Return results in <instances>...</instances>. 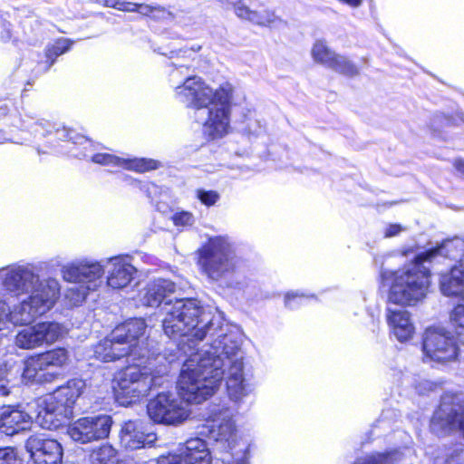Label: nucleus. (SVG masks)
Listing matches in <instances>:
<instances>
[{
    "label": "nucleus",
    "mask_w": 464,
    "mask_h": 464,
    "mask_svg": "<svg viewBox=\"0 0 464 464\" xmlns=\"http://www.w3.org/2000/svg\"><path fill=\"white\" fill-rule=\"evenodd\" d=\"M197 198L203 205L211 207L219 200L220 195L215 190L198 189Z\"/></svg>",
    "instance_id": "nucleus-43"
},
{
    "label": "nucleus",
    "mask_w": 464,
    "mask_h": 464,
    "mask_svg": "<svg viewBox=\"0 0 464 464\" xmlns=\"http://www.w3.org/2000/svg\"><path fill=\"white\" fill-rule=\"evenodd\" d=\"M32 418L20 407L6 406L0 410V432L14 435L28 429Z\"/></svg>",
    "instance_id": "nucleus-19"
},
{
    "label": "nucleus",
    "mask_w": 464,
    "mask_h": 464,
    "mask_svg": "<svg viewBox=\"0 0 464 464\" xmlns=\"http://www.w3.org/2000/svg\"><path fill=\"white\" fill-rule=\"evenodd\" d=\"M73 156L78 157V158H81V157L85 158V157H87L85 152H75V153H73Z\"/></svg>",
    "instance_id": "nucleus-55"
},
{
    "label": "nucleus",
    "mask_w": 464,
    "mask_h": 464,
    "mask_svg": "<svg viewBox=\"0 0 464 464\" xmlns=\"http://www.w3.org/2000/svg\"><path fill=\"white\" fill-rule=\"evenodd\" d=\"M13 309H10L8 304L0 300V331L6 324L7 322L12 323L14 325H29L30 324L14 323L12 319Z\"/></svg>",
    "instance_id": "nucleus-44"
},
{
    "label": "nucleus",
    "mask_w": 464,
    "mask_h": 464,
    "mask_svg": "<svg viewBox=\"0 0 464 464\" xmlns=\"http://www.w3.org/2000/svg\"><path fill=\"white\" fill-rule=\"evenodd\" d=\"M464 300V298H463ZM450 320L457 327L458 334L460 340L464 342V304H458L450 314Z\"/></svg>",
    "instance_id": "nucleus-40"
},
{
    "label": "nucleus",
    "mask_w": 464,
    "mask_h": 464,
    "mask_svg": "<svg viewBox=\"0 0 464 464\" xmlns=\"http://www.w3.org/2000/svg\"><path fill=\"white\" fill-rule=\"evenodd\" d=\"M106 284L111 289H122L132 281L137 270L126 256L103 259Z\"/></svg>",
    "instance_id": "nucleus-15"
},
{
    "label": "nucleus",
    "mask_w": 464,
    "mask_h": 464,
    "mask_svg": "<svg viewBox=\"0 0 464 464\" xmlns=\"http://www.w3.org/2000/svg\"><path fill=\"white\" fill-rule=\"evenodd\" d=\"M156 440L154 432L145 433L141 424L135 421L126 422L121 432V443L131 450L151 446Z\"/></svg>",
    "instance_id": "nucleus-20"
},
{
    "label": "nucleus",
    "mask_w": 464,
    "mask_h": 464,
    "mask_svg": "<svg viewBox=\"0 0 464 464\" xmlns=\"http://www.w3.org/2000/svg\"><path fill=\"white\" fill-rule=\"evenodd\" d=\"M200 49H201L200 45H192L188 49H182V50H179V51H176L173 53H176L177 56L191 58V55L196 53L197 52H198Z\"/></svg>",
    "instance_id": "nucleus-51"
},
{
    "label": "nucleus",
    "mask_w": 464,
    "mask_h": 464,
    "mask_svg": "<svg viewBox=\"0 0 464 464\" xmlns=\"http://www.w3.org/2000/svg\"><path fill=\"white\" fill-rule=\"evenodd\" d=\"M73 285L68 288L65 293L66 300H68V302L73 306L82 304L85 300L88 294L90 292H92V290L87 289L86 287L81 285Z\"/></svg>",
    "instance_id": "nucleus-39"
},
{
    "label": "nucleus",
    "mask_w": 464,
    "mask_h": 464,
    "mask_svg": "<svg viewBox=\"0 0 464 464\" xmlns=\"http://www.w3.org/2000/svg\"><path fill=\"white\" fill-rule=\"evenodd\" d=\"M34 326L40 347L52 345L66 334L64 326L53 321L40 322Z\"/></svg>",
    "instance_id": "nucleus-25"
},
{
    "label": "nucleus",
    "mask_w": 464,
    "mask_h": 464,
    "mask_svg": "<svg viewBox=\"0 0 464 464\" xmlns=\"http://www.w3.org/2000/svg\"><path fill=\"white\" fill-rule=\"evenodd\" d=\"M422 350L425 360L440 363L453 361L459 354L454 336L443 327H430L426 330Z\"/></svg>",
    "instance_id": "nucleus-12"
},
{
    "label": "nucleus",
    "mask_w": 464,
    "mask_h": 464,
    "mask_svg": "<svg viewBox=\"0 0 464 464\" xmlns=\"http://www.w3.org/2000/svg\"><path fill=\"white\" fill-rule=\"evenodd\" d=\"M92 161L104 166L120 167L136 172H145L160 168V163L152 159L121 158L111 153H97L92 157Z\"/></svg>",
    "instance_id": "nucleus-17"
},
{
    "label": "nucleus",
    "mask_w": 464,
    "mask_h": 464,
    "mask_svg": "<svg viewBox=\"0 0 464 464\" xmlns=\"http://www.w3.org/2000/svg\"><path fill=\"white\" fill-rule=\"evenodd\" d=\"M24 126L33 132L34 137H45L54 129V125L44 119L34 122L24 121Z\"/></svg>",
    "instance_id": "nucleus-37"
},
{
    "label": "nucleus",
    "mask_w": 464,
    "mask_h": 464,
    "mask_svg": "<svg viewBox=\"0 0 464 464\" xmlns=\"http://www.w3.org/2000/svg\"><path fill=\"white\" fill-rule=\"evenodd\" d=\"M176 286L168 279L158 278L147 284L140 292V301L143 305L156 307L163 304L167 310L173 302L169 298L174 294Z\"/></svg>",
    "instance_id": "nucleus-16"
},
{
    "label": "nucleus",
    "mask_w": 464,
    "mask_h": 464,
    "mask_svg": "<svg viewBox=\"0 0 464 464\" xmlns=\"http://www.w3.org/2000/svg\"><path fill=\"white\" fill-rule=\"evenodd\" d=\"M12 375L11 369L7 370L6 366L0 367V397H5L12 392V389L14 387V384H11Z\"/></svg>",
    "instance_id": "nucleus-41"
},
{
    "label": "nucleus",
    "mask_w": 464,
    "mask_h": 464,
    "mask_svg": "<svg viewBox=\"0 0 464 464\" xmlns=\"http://www.w3.org/2000/svg\"><path fill=\"white\" fill-rule=\"evenodd\" d=\"M219 339L200 351L188 352L184 362L177 388L179 396L189 403H200L219 388L225 376V361L220 357Z\"/></svg>",
    "instance_id": "nucleus-6"
},
{
    "label": "nucleus",
    "mask_w": 464,
    "mask_h": 464,
    "mask_svg": "<svg viewBox=\"0 0 464 464\" xmlns=\"http://www.w3.org/2000/svg\"><path fill=\"white\" fill-rule=\"evenodd\" d=\"M165 314L163 331L168 337L178 341V349L184 354L194 351L208 334L222 339V329L223 334H228L219 317L207 313L197 299H176Z\"/></svg>",
    "instance_id": "nucleus-5"
},
{
    "label": "nucleus",
    "mask_w": 464,
    "mask_h": 464,
    "mask_svg": "<svg viewBox=\"0 0 464 464\" xmlns=\"http://www.w3.org/2000/svg\"><path fill=\"white\" fill-rule=\"evenodd\" d=\"M26 450L30 453L31 464H61L63 449L61 444L44 435L30 436L25 442Z\"/></svg>",
    "instance_id": "nucleus-14"
},
{
    "label": "nucleus",
    "mask_w": 464,
    "mask_h": 464,
    "mask_svg": "<svg viewBox=\"0 0 464 464\" xmlns=\"http://www.w3.org/2000/svg\"><path fill=\"white\" fill-rule=\"evenodd\" d=\"M413 252H414L413 248H408V249H405L402 251V255L408 256L410 253H413Z\"/></svg>",
    "instance_id": "nucleus-56"
},
{
    "label": "nucleus",
    "mask_w": 464,
    "mask_h": 464,
    "mask_svg": "<svg viewBox=\"0 0 464 464\" xmlns=\"http://www.w3.org/2000/svg\"><path fill=\"white\" fill-rule=\"evenodd\" d=\"M401 455L398 450L377 452L358 458L353 464H393L401 459Z\"/></svg>",
    "instance_id": "nucleus-30"
},
{
    "label": "nucleus",
    "mask_w": 464,
    "mask_h": 464,
    "mask_svg": "<svg viewBox=\"0 0 464 464\" xmlns=\"http://www.w3.org/2000/svg\"><path fill=\"white\" fill-rule=\"evenodd\" d=\"M45 371L38 355L28 358L24 363L22 377L26 381H41V372Z\"/></svg>",
    "instance_id": "nucleus-34"
},
{
    "label": "nucleus",
    "mask_w": 464,
    "mask_h": 464,
    "mask_svg": "<svg viewBox=\"0 0 464 464\" xmlns=\"http://www.w3.org/2000/svg\"><path fill=\"white\" fill-rule=\"evenodd\" d=\"M386 319L392 333L398 341L405 342L413 336L414 326L408 311L388 308Z\"/></svg>",
    "instance_id": "nucleus-22"
},
{
    "label": "nucleus",
    "mask_w": 464,
    "mask_h": 464,
    "mask_svg": "<svg viewBox=\"0 0 464 464\" xmlns=\"http://www.w3.org/2000/svg\"><path fill=\"white\" fill-rule=\"evenodd\" d=\"M327 68L350 77L358 74V69L353 63L347 57L337 53H335L333 61Z\"/></svg>",
    "instance_id": "nucleus-33"
},
{
    "label": "nucleus",
    "mask_w": 464,
    "mask_h": 464,
    "mask_svg": "<svg viewBox=\"0 0 464 464\" xmlns=\"http://www.w3.org/2000/svg\"><path fill=\"white\" fill-rule=\"evenodd\" d=\"M435 387V384L429 381H422L416 386V391L420 394H423L426 392L432 391Z\"/></svg>",
    "instance_id": "nucleus-52"
},
{
    "label": "nucleus",
    "mask_w": 464,
    "mask_h": 464,
    "mask_svg": "<svg viewBox=\"0 0 464 464\" xmlns=\"http://www.w3.org/2000/svg\"><path fill=\"white\" fill-rule=\"evenodd\" d=\"M54 129V133L58 140H71L73 144L85 145L84 149H87V146H91V142L85 137L75 133L72 130L66 129L64 127L59 128L55 126Z\"/></svg>",
    "instance_id": "nucleus-38"
},
{
    "label": "nucleus",
    "mask_w": 464,
    "mask_h": 464,
    "mask_svg": "<svg viewBox=\"0 0 464 464\" xmlns=\"http://www.w3.org/2000/svg\"><path fill=\"white\" fill-rule=\"evenodd\" d=\"M223 333V330L220 329ZM220 343V357H223L226 374V386L228 398L236 404H240L253 391L254 385L246 378L243 363L241 341L236 334H223Z\"/></svg>",
    "instance_id": "nucleus-9"
},
{
    "label": "nucleus",
    "mask_w": 464,
    "mask_h": 464,
    "mask_svg": "<svg viewBox=\"0 0 464 464\" xmlns=\"http://www.w3.org/2000/svg\"><path fill=\"white\" fill-rule=\"evenodd\" d=\"M243 131L249 138L262 137L266 133V126L256 116L247 117L245 121Z\"/></svg>",
    "instance_id": "nucleus-35"
},
{
    "label": "nucleus",
    "mask_w": 464,
    "mask_h": 464,
    "mask_svg": "<svg viewBox=\"0 0 464 464\" xmlns=\"http://www.w3.org/2000/svg\"><path fill=\"white\" fill-rule=\"evenodd\" d=\"M227 7H233L235 14L240 19L247 20L255 24L268 26L276 24L277 17L273 12L262 10L261 12L253 11L246 6L242 0H218Z\"/></svg>",
    "instance_id": "nucleus-21"
},
{
    "label": "nucleus",
    "mask_w": 464,
    "mask_h": 464,
    "mask_svg": "<svg viewBox=\"0 0 464 464\" xmlns=\"http://www.w3.org/2000/svg\"><path fill=\"white\" fill-rule=\"evenodd\" d=\"M72 414V411L58 403H51L49 397L45 396L37 415V422L44 429L56 430L63 425L71 418Z\"/></svg>",
    "instance_id": "nucleus-18"
},
{
    "label": "nucleus",
    "mask_w": 464,
    "mask_h": 464,
    "mask_svg": "<svg viewBox=\"0 0 464 464\" xmlns=\"http://www.w3.org/2000/svg\"><path fill=\"white\" fill-rule=\"evenodd\" d=\"M147 412L155 423L178 425L188 417V411L180 399L171 392H159L150 399L147 405Z\"/></svg>",
    "instance_id": "nucleus-10"
},
{
    "label": "nucleus",
    "mask_w": 464,
    "mask_h": 464,
    "mask_svg": "<svg viewBox=\"0 0 464 464\" xmlns=\"http://www.w3.org/2000/svg\"><path fill=\"white\" fill-rule=\"evenodd\" d=\"M73 42L67 38H60L53 44L46 49V57L50 63V66L54 63L55 58L68 52Z\"/></svg>",
    "instance_id": "nucleus-36"
},
{
    "label": "nucleus",
    "mask_w": 464,
    "mask_h": 464,
    "mask_svg": "<svg viewBox=\"0 0 464 464\" xmlns=\"http://www.w3.org/2000/svg\"><path fill=\"white\" fill-rule=\"evenodd\" d=\"M440 290L443 295H459L464 298V273L458 267L453 266L450 272L441 275L440 281Z\"/></svg>",
    "instance_id": "nucleus-26"
},
{
    "label": "nucleus",
    "mask_w": 464,
    "mask_h": 464,
    "mask_svg": "<svg viewBox=\"0 0 464 464\" xmlns=\"http://www.w3.org/2000/svg\"><path fill=\"white\" fill-rule=\"evenodd\" d=\"M64 281L81 285L92 291H97L103 284V259L96 261L82 258L67 263L61 268Z\"/></svg>",
    "instance_id": "nucleus-11"
},
{
    "label": "nucleus",
    "mask_w": 464,
    "mask_h": 464,
    "mask_svg": "<svg viewBox=\"0 0 464 464\" xmlns=\"http://www.w3.org/2000/svg\"><path fill=\"white\" fill-rule=\"evenodd\" d=\"M14 344L24 350H32L40 347L34 326H28L19 331L14 338Z\"/></svg>",
    "instance_id": "nucleus-32"
},
{
    "label": "nucleus",
    "mask_w": 464,
    "mask_h": 464,
    "mask_svg": "<svg viewBox=\"0 0 464 464\" xmlns=\"http://www.w3.org/2000/svg\"><path fill=\"white\" fill-rule=\"evenodd\" d=\"M86 387L85 382L82 379H72L65 385L60 386L53 393L48 394L51 403H58L68 410L72 411V406L77 399L82 394Z\"/></svg>",
    "instance_id": "nucleus-23"
},
{
    "label": "nucleus",
    "mask_w": 464,
    "mask_h": 464,
    "mask_svg": "<svg viewBox=\"0 0 464 464\" xmlns=\"http://www.w3.org/2000/svg\"><path fill=\"white\" fill-rule=\"evenodd\" d=\"M158 464H188L183 454H169L160 456L158 459Z\"/></svg>",
    "instance_id": "nucleus-47"
},
{
    "label": "nucleus",
    "mask_w": 464,
    "mask_h": 464,
    "mask_svg": "<svg viewBox=\"0 0 464 464\" xmlns=\"http://www.w3.org/2000/svg\"><path fill=\"white\" fill-rule=\"evenodd\" d=\"M146 324L142 319H133L117 326L93 347L95 358L112 362L124 356L132 363L121 371L115 388L117 400L128 405L146 396L158 386L163 385L172 358L157 354L146 356V350L140 346Z\"/></svg>",
    "instance_id": "nucleus-1"
},
{
    "label": "nucleus",
    "mask_w": 464,
    "mask_h": 464,
    "mask_svg": "<svg viewBox=\"0 0 464 464\" xmlns=\"http://www.w3.org/2000/svg\"><path fill=\"white\" fill-rule=\"evenodd\" d=\"M111 424L112 420L109 415L82 417L69 425L67 433L74 441L85 444L107 438Z\"/></svg>",
    "instance_id": "nucleus-13"
},
{
    "label": "nucleus",
    "mask_w": 464,
    "mask_h": 464,
    "mask_svg": "<svg viewBox=\"0 0 464 464\" xmlns=\"http://www.w3.org/2000/svg\"><path fill=\"white\" fill-rule=\"evenodd\" d=\"M406 230L407 227L401 224H388L383 229V237L385 238L397 237Z\"/></svg>",
    "instance_id": "nucleus-48"
},
{
    "label": "nucleus",
    "mask_w": 464,
    "mask_h": 464,
    "mask_svg": "<svg viewBox=\"0 0 464 464\" xmlns=\"http://www.w3.org/2000/svg\"><path fill=\"white\" fill-rule=\"evenodd\" d=\"M45 371L61 370L70 362L69 353L65 348H55L38 354Z\"/></svg>",
    "instance_id": "nucleus-27"
},
{
    "label": "nucleus",
    "mask_w": 464,
    "mask_h": 464,
    "mask_svg": "<svg viewBox=\"0 0 464 464\" xmlns=\"http://www.w3.org/2000/svg\"><path fill=\"white\" fill-rule=\"evenodd\" d=\"M199 265L208 278L232 286L240 266L235 243L227 236L210 237L199 250Z\"/></svg>",
    "instance_id": "nucleus-8"
},
{
    "label": "nucleus",
    "mask_w": 464,
    "mask_h": 464,
    "mask_svg": "<svg viewBox=\"0 0 464 464\" xmlns=\"http://www.w3.org/2000/svg\"><path fill=\"white\" fill-rule=\"evenodd\" d=\"M0 280L11 295L17 297L27 295L13 307L14 323H33L53 307L60 295L58 280L41 279L40 267L34 263H14L1 268Z\"/></svg>",
    "instance_id": "nucleus-2"
},
{
    "label": "nucleus",
    "mask_w": 464,
    "mask_h": 464,
    "mask_svg": "<svg viewBox=\"0 0 464 464\" xmlns=\"http://www.w3.org/2000/svg\"><path fill=\"white\" fill-rule=\"evenodd\" d=\"M129 2L121 0H103V5L120 11L127 12Z\"/></svg>",
    "instance_id": "nucleus-49"
},
{
    "label": "nucleus",
    "mask_w": 464,
    "mask_h": 464,
    "mask_svg": "<svg viewBox=\"0 0 464 464\" xmlns=\"http://www.w3.org/2000/svg\"><path fill=\"white\" fill-rule=\"evenodd\" d=\"M213 457L207 442L200 438L188 439L182 454L188 464H249L250 440L237 430L234 413L221 409L208 427Z\"/></svg>",
    "instance_id": "nucleus-3"
},
{
    "label": "nucleus",
    "mask_w": 464,
    "mask_h": 464,
    "mask_svg": "<svg viewBox=\"0 0 464 464\" xmlns=\"http://www.w3.org/2000/svg\"><path fill=\"white\" fill-rule=\"evenodd\" d=\"M234 87L229 82L213 89L200 76L187 77L175 87L176 97L195 111L196 121L211 139L222 138L230 130Z\"/></svg>",
    "instance_id": "nucleus-4"
},
{
    "label": "nucleus",
    "mask_w": 464,
    "mask_h": 464,
    "mask_svg": "<svg viewBox=\"0 0 464 464\" xmlns=\"http://www.w3.org/2000/svg\"><path fill=\"white\" fill-rule=\"evenodd\" d=\"M462 253H464V241L455 238L445 240L440 246L418 254V260L430 263L439 256L459 259Z\"/></svg>",
    "instance_id": "nucleus-24"
},
{
    "label": "nucleus",
    "mask_w": 464,
    "mask_h": 464,
    "mask_svg": "<svg viewBox=\"0 0 464 464\" xmlns=\"http://www.w3.org/2000/svg\"><path fill=\"white\" fill-rule=\"evenodd\" d=\"M295 299L299 300L298 302H296V304H299L302 303L301 301H302L303 297L299 296L297 294L287 293L285 296V306H287L289 308H295Z\"/></svg>",
    "instance_id": "nucleus-50"
},
{
    "label": "nucleus",
    "mask_w": 464,
    "mask_h": 464,
    "mask_svg": "<svg viewBox=\"0 0 464 464\" xmlns=\"http://www.w3.org/2000/svg\"><path fill=\"white\" fill-rule=\"evenodd\" d=\"M426 261H419L418 254L412 263L397 271L382 268L381 277L384 284H390L388 300L400 305H415L427 295L430 281V268Z\"/></svg>",
    "instance_id": "nucleus-7"
},
{
    "label": "nucleus",
    "mask_w": 464,
    "mask_h": 464,
    "mask_svg": "<svg viewBox=\"0 0 464 464\" xmlns=\"http://www.w3.org/2000/svg\"><path fill=\"white\" fill-rule=\"evenodd\" d=\"M171 220L176 227H187L195 223V217L189 211L179 210L171 216Z\"/></svg>",
    "instance_id": "nucleus-42"
},
{
    "label": "nucleus",
    "mask_w": 464,
    "mask_h": 464,
    "mask_svg": "<svg viewBox=\"0 0 464 464\" xmlns=\"http://www.w3.org/2000/svg\"><path fill=\"white\" fill-rule=\"evenodd\" d=\"M127 12H137L144 16H152L155 19L166 18L170 14L164 7L146 4H136L129 2Z\"/></svg>",
    "instance_id": "nucleus-31"
},
{
    "label": "nucleus",
    "mask_w": 464,
    "mask_h": 464,
    "mask_svg": "<svg viewBox=\"0 0 464 464\" xmlns=\"http://www.w3.org/2000/svg\"><path fill=\"white\" fill-rule=\"evenodd\" d=\"M15 450L12 447L0 448V464H19Z\"/></svg>",
    "instance_id": "nucleus-45"
},
{
    "label": "nucleus",
    "mask_w": 464,
    "mask_h": 464,
    "mask_svg": "<svg viewBox=\"0 0 464 464\" xmlns=\"http://www.w3.org/2000/svg\"><path fill=\"white\" fill-rule=\"evenodd\" d=\"M174 65V69L169 72V75H170V81L174 82V81H178V75H180L181 76V82H183L187 77H190V75H188V72H189V70H190V67L188 66V65H184V64H173ZM193 75H191L192 77Z\"/></svg>",
    "instance_id": "nucleus-46"
},
{
    "label": "nucleus",
    "mask_w": 464,
    "mask_h": 464,
    "mask_svg": "<svg viewBox=\"0 0 464 464\" xmlns=\"http://www.w3.org/2000/svg\"><path fill=\"white\" fill-rule=\"evenodd\" d=\"M454 167L460 175L464 176V160H457Z\"/></svg>",
    "instance_id": "nucleus-53"
},
{
    "label": "nucleus",
    "mask_w": 464,
    "mask_h": 464,
    "mask_svg": "<svg viewBox=\"0 0 464 464\" xmlns=\"http://www.w3.org/2000/svg\"><path fill=\"white\" fill-rule=\"evenodd\" d=\"M335 53L336 52L331 49L327 42L324 39L315 40L310 52L313 61L326 68L333 61Z\"/></svg>",
    "instance_id": "nucleus-29"
},
{
    "label": "nucleus",
    "mask_w": 464,
    "mask_h": 464,
    "mask_svg": "<svg viewBox=\"0 0 464 464\" xmlns=\"http://www.w3.org/2000/svg\"><path fill=\"white\" fill-rule=\"evenodd\" d=\"M1 38L3 39V41H7L11 38V33L9 28H5V31L2 34Z\"/></svg>",
    "instance_id": "nucleus-54"
},
{
    "label": "nucleus",
    "mask_w": 464,
    "mask_h": 464,
    "mask_svg": "<svg viewBox=\"0 0 464 464\" xmlns=\"http://www.w3.org/2000/svg\"><path fill=\"white\" fill-rule=\"evenodd\" d=\"M85 461L86 464H117V451L111 445H102L92 450Z\"/></svg>",
    "instance_id": "nucleus-28"
}]
</instances>
